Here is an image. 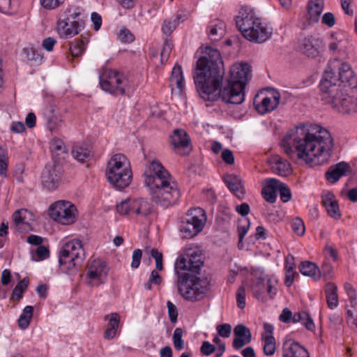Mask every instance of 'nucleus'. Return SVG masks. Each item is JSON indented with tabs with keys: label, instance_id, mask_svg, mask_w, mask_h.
<instances>
[{
	"label": "nucleus",
	"instance_id": "nucleus-18",
	"mask_svg": "<svg viewBox=\"0 0 357 357\" xmlns=\"http://www.w3.org/2000/svg\"><path fill=\"white\" fill-rule=\"evenodd\" d=\"M322 47V40L315 36L305 37L301 42V51L308 57L319 56Z\"/></svg>",
	"mask_w": 357,
	"mask_h": 357
},
{
	"label": "nucleus",
	"instance_id": "nucleus-11",
	"mask_svg": "<svg viewBox=\"0 0 357 357\" xmlns=\"http://www.w3.org/2000/svg\"><path fill=\"white\" fill-rule=\"evenodd\" d=\"M49 215L61 225H69L77 220V210L71 202L59 200L50 205Z\"/></svg>",
	"mask_w": 357,
	"mask_h": 357
},
{
	"label": "nucleus",
	"instance_id": "nucleus-1",
	"mask_svg": "<svg viewBox=\"0 0 357 357\" xmlns=\"http://www.w3.org/2000/svg\"><path fill=\"white\" fill-rule=\"evenodd\" d=\"M194 81L200 97L205 101L223 102L238 105L245 98V88L248 82L250 66L246 63H236L230 68L229 77L220 88L225 69L220 52L211 47H202L197 53Z\"/></svg>",
	"mask_w": 357,
	"mask_h": 357
},
{
	"label": "nucleus",
	"instance_id": "nucleus-22",
	"mask_svg": "<svg viewBox=\"0 0 357 357\" xmlns=\"http://www.w3.org/2000/svg\"><path fill=\"white\" fill-rule=\"evenodd\" d=\"M169 86L172 93L181 96L185 89V82L183 75V70L180 66H175L169 77Z\"/></svg>",
	"mask_w": 357,
	"mask_h": 357
},
{
	"label": "nucleus",
	"instance_id": "nucleus-53",
	"mask_svg": "<svg viewBox=\"0 0 357 357\" xmlns=\"http://www.w3.org/2000/svg\"><path fill=\"white\" fill-rule=\"evenodd\" d=\"M173 45L171 41L166 40L164 43L163 47L160 53L161 63H164L166 62L170 55L172 50Z\"/></svg>",
	"mask_w": 357,
	"mask_h": 357
},
{
	"label": "nucleus",
	"instance_id": "nucleus-25",
	"mask_svg": "<svg viewBox=\"0 0 357 357\" xmlns=\"http://www.w3.org/2000/svg\"><path fill=\"white\" fill-rule=\"evenodd\" d=\"M282 357H310L307 351L298 342L287 340L282 346Z\"/></svg>",
	"mask_w": 357,
	"mask_h": 357
},
{
	"label": "nucleus",
	"instance_id": "nucleus-30",
	"mask_svg": "<svg viewBox=\"0 0 357 357\" xmlns=\"http://www.w3.org/2000/svg\"><path fill=\"white\" fill-rule=\"evenodd\" d=\"M280 188V181L275 178H268L264 182L261 194L264 199L269 203L276 201L277 194Z\"/></svg>",
	"mask_w": 357,
	"mask_h": 357
},
{
	"label": "nucleus",
	"instance_id": "nucleus-41",
	"mask_svg": "<svg viewBox=\"0 0 357 357\" xmlns=\"http://www.w3.org/2000/svg\"><path fill=\"white\" fill-rule=\"evenodd\" d=\"M250 222L247 217H242L238 221L237 231L238 234V246L243 242L244 236L250 229Z\"/></svg>",
	"mask_w": 357,
	"mask_h": 357
},
{
	"label": "nucleus",
	"instance_id": "nucleus-28",
	"mask_svg": "<svg viewBox=\"0 0 357 357\" xmlns=\"http://www.w3.org/2000/svg\"><path fill=\"white\" fill-rule=\"evenodd\" d=\"M321 198L322 204L325 207L328 215L335 220L340 219L341 217V213L335 195L331 192H327L324 194Z\"/></svg>",
	"mask_w": 357,
	"mask_h": 357
},
{
	"label": "nucleus",
	"instance_id": "nucleus-48",
	"mask_svg": "<svg viewBox=\"0 0 357 357\" xmlns=\"http://www.w3.org/2000/svg\"><path fill=\"white\" fill-rule=\"evenodd\" d=\"M8 158L7 152L0 146V175L6 176L8 169Z\"/></svg>",
	"mask_w": 357,
	"mask_h": 357
},
{
	"label": "nucleus",
	"instance_id": "nucleus-59",
	"mask_svg": "<svg viewBox=\"0 0 357 357\" xmlns=\"http://www.w3.org/2000/svg\"><path fill=\"white\" fill-rule=\"evenodd\" d=\"M324 254L325 257L328 261H335L337 260V252L336 250L330 245H326L324 250Z\"/></svg>",
	"mask_w": 357,
	"mask_h": 357
},
{
	"label": "nucleus",
	"instance_id": "nucleus-7",
	"mask_svg": "<svg viewBox=\"0 0 357 357\" xmlns=\"http://www.w3.org/2000/svg\"><path fill=\"white\" fill-rule=\"evenodd\" d=\"M106 176L108 181L119 190L128 187L132 178L128 158L122 153L113 155L107 162Z\"/></svg>",
	"mask_w": 357,
	"mask_h": 357
},
{
	"label": "nucleus",
	"instance_id": "nucleus-62",
	"mask_svg": "<svg viewBox=\"0 0 357 357\" xmlns=\"http://www.w3.org/2000/svg\"><path fill=\"white\" fill-rule=\"evenodd\" d=\"M50 147L52 151H57L64 152L66 149L64 143L59 139H52L50 143Z\"/></svg>",
	"mask_w": 357,
	"mask_h": 357
},
{
	"label": "nucleus",
	"instance_id": "nucleus-20",
	"mask_svg": "<svg viewBox=\"0 0 357 357\" xmlns=\"http://www.w3.org/2000/svg\"><path fill=\"white\" fill-rule=\"evenodd\" d=\"M16 229L21 232H28L31 230L33 220L32 213L26 209H20L15 211L13 215Z\"/></svg>",
	"mask_w": 357,
	"mask_h": 357
},
{
	"label": "nucleus",
	"instance_id": "nucleus-2",
	"mask_svg": "<svg viewBox=\"0 0 357 357\" xmlns=\"http://www.w3.org/2000/svg\"><path fill=\"white\" fill-rule=\"evenodd\" d=\"M333 139L331 132L317 125H303L288 132L281 146L289 158L310 167L326 163L333 153Z\"/></svg>",
	"mask_w": 357,
	"mask_h": 357
},
{
	"label": "nucleus",
	"instance_id": "nucleus-57",
	"mask_svg": "<svg viewBox=\"0 0 357 357\" xmlns=\"http://www.w3.org/2000/svg\"><path fill=\"white\" fill-rule=\"evenodd\" d=\"M151 256L155 260V267L157 271H162L163 268L162 253L158 252L156 249H152L151 250Z\"/></svg>",
	"mask_w": 357,
	"mask_h": 357
},
{
	"label": "nucleus",
	"instance_id": "nucleus-16",
	"mask_svg": "<svg viewBox=\"0 0 357 357\" xmlns=\"http://www.w3.org/2000/svg\"><path fill=\"white\" fill-rule=\"evenodd\" d=\"M56 31L60 38L70 39L79 33L80 25L75 17L71 18L63 13L57 20Z\"/></svg>",
	"mask_w": 357,
	"mask_h": 357
},
{
	"label": "nucleus",
	"instance_id": "nucleus-33",
	"mask_svg": "<svg viewBox=\"0 0 357 357\" xmlns=\"http://www.w3.org/2000/svg\"><path fill=\"white\" fill-rule=\"evenodd\" d=\"M225 23L219 19L212 20L208 26V36L211 40H218L225 34Z\"/></svg>",
	"mask_w": 357,
	"mask_h": 357
},
{
	"label": "nucleus",
	"instance_id": "nucleus-60",
	"mask_svg": "<svg viewBox=\"0 0 357 357\" xmlns=\"http://www.w3.org/2000/svg\"><path fill=\"white\" fill-rule=\"evenodd\" d=\"M142 250L136 249L132 252L131 267L134 269L137 268L139 266L142 259Z\"/></svg>",
	"mask_w": 357,
	"mask_h": 357
},
{
	"label": "nucleus",
	"instance_id": "nucleus-47",
	"mask_svg": "<svg viewBox=\"0 0 357 357\" xmlns=\"http://www.w3.org/2000/svg\"><path fill=\"white\" fill-rule=\"evenodd\" d=\"M66 0H40V6L45 10H55L62 6Z\"/></svg>",
	"mask_w": 357,
	"mask_h": 357
},
{
	"label": "nucleus",
	"instance_id": "nucleus-42",
	"mask_svg": "<svg viewBox=\"0 0 357 357\" xmlns=\"http://www.w3.org/2000/svg\"><path fill=\"white\" fill-rule=\"evenodd\" d=\"M29 284V280L24 278L20 281L14 288L12 293V299L13 301H19L22 297V294L27 288Z\"/></svg>",
	"mask_w": 357,
	"mask_h": 357
},
{
	"label": "nucleus",
	"instance_id": "nucleus-34",
	"mask_svg": "<svg viewBox=\"0 0 357 357\" xmlns=\"http://www.w3.org/2000/svg\"><path fill=\"white\" fill-rule=\"evenodd\" d=\"M171 142L174 149L177 150L180 148L188 147L190 145V139L184 130L177 129L171 135Z\"/></svg>",
	"mask_w": 357,
	"mask_h": 357
},
{
	"label": "nucleus",
	"instance_id": "nucleus-10",
	"mask_svg": "<svg viewBox=\"0 0 357 357\" xmlns=\"http://www.w3.org/2000/svg\"><path fill=\"white\" fill-rule=\"evenodd\" d=\"M206 222V214L199 207L188 210L184 220L179 226L182 238H191L199 234Z\"/></svg>",
	"mask_w": 357,
	"mask_h": 357
},
{
	"label": "nucleus",
	"instance_id": "nucleus-24",
	"mask_svg": "<svg viewBox=\"0 0 357 357\" xmlns=\"http://www.w3.org/2000/svg\"><path fill=\"white\" fill-rule=\"evenodd\" d=\"M324 9V0H309L307 6V21L310 24L319 22Z\"/></svg>",
	"mask_w": 357,
	"mask_h": 357
},
{
	"label": "nucleus",
	"instance_id": "nucleus-40",
	"mask_svg": "<svg viewBox=\"0 0 357 357\" xmlns=\"http://www.w3.org/2000/svg\"><path fill=\"white\" fill-rule=\"evenodd\" d=\"M33 307L31 305H26L22 310V314L18 319V326L22 329H26L30 324L33 317Z\"/></svg>",
	"mask_w": 357,
	"mask_h": 357
},
{
	"label": "nucleus",
	"instance_id": "nucleus-32",
	"mask_svg": "<svg viewBox=\"0 0 357 357\" xmlns=\"http://www.w3.org/2000/svg\"><path fill=\"white\" fill-rule=\"evenodd\" d=\"M105 319L108 321V324L104 334V337L107 340L113 339L116 335L119 326L120 317L119 314L114 312L105 315Z\"/></svg>",
	"mask_w": 357,
	"mask_h": 357
},
{
	"label": "nucleus",
	"instance_id": "nucleus-64",
	"mask_svg": "<svg viewBox=\"0 0 357 357\" xmlns=\"http://www.w3.org/2000/svg\"><path fill=\"white\" fill-rule=\"evenodd\" d=\"M264 332L261 335V338H275L273 335L274 327L271 324L264 323Z\"/></svg>",
	"mask_w": 357,
	"mask_h": 357
},
{
	"label": "nucleus",
	"instance_id": "nucleus-27",
	"mask_svg": "<svg viewBox=\"0 0 357 357\" xmlns=\"http://www.w3.org/2000/svg\"><path fill=\"white\" fill-rule=\"evenodd\" d=\"M333 41L329 45L331 51H338L345 52L351 46V41L349 36L344 32H336L331 35Z\"/></svg>",
	"mask_w": 357,
	"mask_h": 357
},
{
	"label": "nucleus",
	"instance_id": "nucleus-3",
	"mask_svg": "<svg viewBox=\"0 0 357 357\" xmlns=\"http://www.w3.org/2000/svg\"><path fill=\"white\" fill-rule=\"evenodd\" d=\"M352 79L354 71L349 63L337 59L330 61L319 84L325 103L340 113L354 109L357 83L352 84Z\"/></svg>",
	"mask_w": 357,
	"mask_h": 357
},
{
	"label": "nucleus",
	"instance_id": "nucleus-14",
	"mask_svg": "<svg viewBox=\"0 0 357 357\" xmlns=\"http://www.w3.org/2000/svg\"><path fill=\"white\" fill-rule=\"evenodd\" d=\"M116 211L120 215L146 216L151 212V206L142 198H129L116 204Z\"/></svg>",
	"mask_w": 357,
	"mask_h": 357
},
{
	"label": "nucleus",
	"instance_id": "nucleus-44",
	"mask_svg": "<svg viewBox=\"0 0 357 357\" xmlns=\"http://www.w3.org/2000/svg\"><path fill=\"white\" fill-rule=\"evenodd\" d=\"M32 258L36 261H42L49 257L50 252L47 247L39 245L33 250H31Z\"/></svg>",
	"mask_w": 357,
	"mask_h": 357
},
{
	"label": "nucleus",
	"instance_id": "nucleus-6",
	"mask_svg": "<svg viewBox=\"0 0 357 357\" xmlns=\"http://www.w3.org/2000/svg\"><path fill=\"white\" fill-rule=\"evenodd\" d=\"M236 24L243 36L251 42L262 43L272 35V29L264 24L253 9L248 6L240 9Z\"/></svg>",
	"mask_w": 357,
	"mask_h": 357
},
{
	"label": "nucleus",
	"instance_id": "nucleus-51",
	"mask_svg": "<svg viewBox=\"0 0 357 357\" xmlns=\"http://www.w3.org/2000/svg\"><path fill=\"white\" fill-rule=\"evenodd\" d=\"M292 230L298 236H303L305 231V227L303 221L298 218L293 220L291 224Z\"/></svg>",
	"mask_w": 357,
	"mask_h": 357
},
{
	"label": "nucleus",
	"instance_id": "nucleus-5",
	"mask_svg": "<svg viewBox=\"0 0 357 357\" xmlns=\"http://www.w3.org/2000/svg\"><path fill=\"white\" fill-rule=\"evenodd\" d=\"M203 264L199 255L188 254V258L180 257L174 264V272L177 275L176 286L179 294L188 301H196L206 291L202 280L189 272L198 273Z\"/></svg>",
	"mask_w": 357,
	"mask_h": 357
},
{
	"label": "nucleus",
	"instance_id": "nucleus-15",
	"mask_svg": "<svg viewBox=\"0 0 357 357\" xmlns=\"http://www.w3.org/2000/svg\"><path fill=\"white\" fill-rule=\"evenodd\" d=\"M280 95L275 90H261L254 98L256 110L261 114L273 111L279 105Z\"/></svg>",
	"mask_w": 357,
	"mask_h": 357
},
{
	"label": "nucleus",
	"instance_id": "nucleus-12",
	"mask_svg": "<svg viewBox=\"0 0 357 357\" xmlns=\"http://www.w3.org/2000/svg\"><path fill=\"white\" fill-rule=\"evenodd\" d=\"M278 278L274 275H267L264 278H257L250 284L253 296L258 300L266 301L272 299L278 291Z\"/></svg>",
	"mask_w": 357,
	"mask_h": 357
},
{
	"label": "nucleus",
	"instance_id": "nucleus-29",
	"mask_svg": "<svg viewBox=\"0 0 357 357\" xmlns=\"http://www.w3.org/2000/svg\"><path fill=\"white\" fill-rule=\"evenodd\" d=\"M234 339L233 347L239 349L251 341V333L250 330L244 325L238 324L234 330Z\"/></svg>",
	"mask_w": 357,
	"mask_h": 357
},
{
	"label": "nucleus",
	"instance_id": "nucleus-31",
	"mask_svg": "<svg viewBox=\"0 0 357 357\" xmlns=\"http://www.w3.org/2000/svg\"><path fill=\"white\" fill-rule=\"evenodd\" d=\"M43 115L50 130H56L61 126L62 121L61 115L54 105L46 106L43 109Z\"/></svg>",
	"mask_w": 357,
	"mask_h": 357
},
{
	"label": "nucleus",
	"instance_id": "nucleus-54",
	"mask_svg": "<svg viewBox=\"0 0 357 357\" xmlns=\"http://www.w3.org/2000/svg\"><path fill=\"white\" fill-rule=\"evenodd\" d=\"M320 20L321 24L328 28L333 27L335 24L336 22L334 14L331 12L324 13Z\"/></svg>",
	"mask_w": 357,
	"mask_h": 357
},
{
	"label": "nucleus",
	"instance_id": "nucleus-52",
	"mask_svg": "<svg viewBox=\"0 0 357 357\" xmlns=\"http://www.w3.org/2000/svg\"><path fill=\"white\" fill-rule=\"evenodd\" d=\"M278 193L280 194V199L283 202H289L291 198V193L289 188L283 183L280 181V188Z\"/></svg>",
	"mask_w": 357,
	"mask_h": 357
},
{
	"label": "nucleus",
	"instance_id": "nucleus-23",
	"mask_svg": "<svg viewBox=\"0 0 357 357\" xmlns=\"http://www.w3.org/2000/svg\"><path fill=\"white\" fill-rule=\"evenodd\" d=\"M350 166L346 162H340L329 167L325 174L326 180L331 183H335L340 178L350 172Z\"/></svg>",
	"mask_w": 357,
	"mask_h": 357
},
{
	"label": "nucleus",
	"instance_id": "nucleus-38",
	"mask_svg": "<svg viewBox=\"0 0 357 357\" xmlns=\"http://www.w3.org/2000/svg\"><path fill=\"white\" fill-rule=\"evenodd\" d=\"M87 43L88 40L86 38L75 40L72 42L69 48L71 56L73 57L81 56L86 50Z\"/></svg>",
	"mask_w": 357,
	"mask_h": 357
},
{
	"label": "nucleus",
	"instance_id": "nucleus-26",
	"mask_svg": "<svg viewBox=\"0 0 357 357\" xmlns=\"http://www.w3.org/2000/svg\"><path fill=\"white\" fill-rule=\"evenodd\" d=\"M223 180L229 190L238 199H242L244 196V188L242 183L241 178L238 175L226 174Z\"/></svg>",
	"mask_w": 357,
	"mask_h": 357
},
{
	"label": "nucleus",
	"instance_id": "nucleus-8",
	"mask_svg": "<svg viewBox=\"0 0 357 357\" xmlns=\"http://www.w3.org/2000/svg\"><path fill=\"white\" fill-rule=\"evenodd\" d=\"M101 89L113 95H130L137 88L133 80L114 70H105L100 75Z\"/></svg>",
	"mask_w": 357,
	"mask_h": 357
},
{
	"label": "nucleus",
	"instance_id": "nucleus-21",
	"mask_svg": "<svg viewBox=\"0 0 357 357\" xmlns=\"http://www.w3.org/2000/svg\"><path fill=\"white\" fill-rule=\"evenodd\" d=\"M268 163L275 174L282 176H287L291 173L290 163L280 155H271L268 159Z\"/></svg>",
	"mask_w": 357,
	"mask_h": 357
},
{
	"label": "nucleus",
	"instance_id": "nucleus-56",
	"mask_svg": "<svg viewBox=\"0 0 357 357\" xmlns=\"http://www.w3.org/2000/svg\"><path fill=\"white\" fill-rule=\"evenodd\" d=\"M168 315L172 323L176 324L177 321L178 311L176 305L171 301L167 302Z\"/></svg>",
	"mask_w": 357,
	"mask_h": 357
},
{
	"label": "nucleus",
	"instance_id": "nucleus-39",
	"mask_svg": "<svg viewBox=\"0 0 357 357\" xmlns=\"http://www.w3.org/2000/svg\"><path fill=\"white\" fill-rule=\"evenodd\" d=\"M73 156L79 162H84L91 156V149L86 145H76L74 146Z\"/></svg>",
	"mask_w": 357,
	"mask_h": 357
},
{
	"label": "nucleus",
	"instance_id": "nucleus-50",
	"mask_svg": "<svg viewBox=\"0 0 357 357\" xmlns=\"http://www.w3.org/2000/svg\"><path fill=\"white\" fill-rule=\"evenodd\" d=\"M246 294H245V289L243 285L241 286L236 294V303L237 306L243 309L246 305Z\"/></svg>",
	"mask_w": 357,
	"mask_h": 357
},
{
	"label": "nucleus",
	"instance_id": "nucleus-46",
	"mask_svg": "<svg viewBox=\"0 0 357 357\" xmlns=\"http://www.w3.org/2000/svg\"><path fill=\"white\" fill-rule=\"evenodd\" d=\"M183 331L181 328H176L173 333L172 340L174 348L180 351L183 349Z\"/></svg>",
	"mask_w": 357,
	"mask_h": 357
},
{
	"label": "nucleus",
	"instance_id": "nucleus-58",
	"mask_svg": "<svg viewBox=\"0 0 357 357\" xmlns=\"http://www.w3.org/2000/svg\"><path fill=\"white\" fill-rule=\"evenodd\" d=\"M215 350V347L208 341H204L200 347V352L202 355L206 356L212 354Z\"/></svg>",
	"mask_w": 357,
	"mask_h": 357
},
{
	"label": "nucleus",
	"instance_id": "nucleus-61",
	"mask_svg": "<svg viewBox=\"0 0 357 357\" xmlns=\"http://www.w3.org/2000/svg\"><path fill=\"white\" fill-rule=\"evenodd\" d=\"M56 43V39L52 37H47L45 38L42 42V47L46 51L50 52L54 50V47Z\"/></svg>",
	"mask_w": 357,
	"mask_h": 357
},
{
	"label": "nucleus",
	"instance_id": "nucleus-36",
	"mask_svg": "<svg viewBox=\"0 0 357 357\" xmlns=\"http://www.w3.org/2000/svg\"><path fill=\"white\" fill-rule=\"evenodd\" d=\"M300 272L305 276L310 277L314 280H319L321 277V271L316 264L310 261H303L299 266Z\"/></svg>",
	"mask_w": 357,
	"mask_h": 357
},
{
	"label": "nucleus",
	"instance_id": "nucleus-13",
	"mask_svg": "<svg viewBox=\"0 0 357 357\" xmlns=\"http://www.w3.org/2000/svg\"><path fill=\"white\" fill-rule=\"evenodd\" d=\"M109 268L106 262L96 258L88 262L85 281L91 287H97L106 282Z\"/></svg>",
	"mask_w": 357,
	"mask_h": 357
},
{
	"label": "nucleus",
	"instance_id": "nucleus-35",
	"mask_svg": "<svg viewBox=\"0 0 357 357\" xmlns=\"http://www.w3.org/2000/svg\"><path fill=\"white\" fill-rule=\"evenodd\" d=\"M326 303L328 308L333 310L338 306L339 299L337 287L332 282H328L325 287Z\"/></svg>",
	"mask_w": 357,
	"mask_h": 357
},
{
	"label": "nucleus",
	"instance_id": "nucleus-4",
	"mask_svg": "<svg viewBox=\"0 0 357 357\" xmlns=\"http://www.w3.org/2000/svg\"><path fill=\"white\" fill-rule=\"evenodd\" d=\"M144 180L153 200L163 207L176 204L180 197L178 183L169 173L156 160L146 165Z\"/></svg>",
	"mask_w": 357,
	"mask_h": 357
},
{
	"label": "nucleus",
	"instance_id": "nucleus-19",
	"mask_svg": "<svg viewBox=\"0 0 357 357\" xmlns=\"http://www.w3.org/2000/svg\"><path fill=\"white\" fill-rule=\"evenodd\" d=\"M59 182V170L56 167H45L41 177V183L43 186L49 190H54L57 188Z\"/></svg>",
	"mask_w": 357,
	"mask_h": 357
},
{
	"label": "nucleus",
	"instance_id": "nucleus-63",
	"mask_svg": "<svg viewBox=\"0 0 357 357\" xmlns=\"http://www.w3.org/2000/svg\"><path fill=\"white\" fill-rule=\"evenodd\" d=\"M119 38L121 40L125 43H130L133 41L134 36L131 32L127 29H123L120 31Z\"/></svg>",
	"mask_w": 357,
	"mask_h": 357
},
{
	"label": "nucleus",
	"instance_id": "nucleus-9",
	"mask_svg": "<svg viewBox=\"0 0 357 357\" xmlns=\"http://www.w3.org/2000/svg\"><path fill=\"white\" fill-rule=\"evenodd\" d=\"M85 259V251L79 239H71L62 245L59 252V263L60 269L65 273H70L82 264Z\"/></svg>",
	"mask_w": 357,
	"mask_h": 357
},
{
	"label": "nucleus",
	"instance_id": "nucleus-37",
	"mask_svg": "<svg viewBox=\"0 0 357 357\" xmlns=\"http://www.w3.org/2000/svg\"><path fill=\"white\" fill-rule=\"evenodd\" d=\"M295 269L294 258L291 255L287 256L285 259L286 273L284 280V284L287 287L291 286L294 282V277L296 274Z\"/></svg>",
	"mask_w": 357,
	"mask_h": 357
},
{
	"label": "nucleus",
	"instance_id": "nucleus-17",
	"mask_svg": "<svg viewBox=\"0 0 357 357\" xmlns=\"http://www.w3.org/2000/svg\"><path fill=\"white\" fill-rule=\"evenodd\" d=\"M344 290L349 297V303L346 305V320L349 326L357 327L356 292L350 283L344 284Z\"/></svg>",
	"mask_w": 357,
	"mask_h": 357
},
{
	"label": "nucleus",
	"instance_id": "nucleus-45",
	"mask_svg": "<svg viewBox=\"0 0 357 357\" xmlns=\"http://www.w3.org/2000/svg\"><path fill=\"white\" fill-rule=\"evenodd\" d=\"M263 344L264 353L266 356H272L275 351V338L268 337L261 338Z\"/></svg>",
	"mask_w": 357,
	"mask_h": 357
},
{
	"label": "nucleus",
	"instance_id": "nucleus-49",
	"mask_svg": "<svg viewBox=\"0 0 357 357\" xmlns=\"http://www.w3.org/2000/svg\"><path fill=\"white\" fill-rule=\"evenodd\" d=\"M178 25V17L172 20H165L162 26V31L165 35H170Z\"/></svg>",
	"mask_w": 357,
	"mask_h": 357
},
{
	"label": "nucleus",
	"instance_id": "nucleus-43",
	"mask_svg": "<svg viewBox=\"0 0 357 357\" xmlns=\"http://www.w3.org/2000/svg\"><path fill=\"white\" fill-rule=\"evenodd\" d=\"M23 51L25 54L26 58L29 61L41 62L43 59L41 51L38 49L31 47L24 49Z\"/></svg>",
	"mask_w": 357,
	"mask_h": 357
},
{
	"label": "nucleus",
	"instance_id": "nucleus-55",
	"mask_svg": "<svg viewBox=\"0 0 357 357\" xmlns=\"http://www.w3.org/2000/svg\"><path fill=\"white\" fill-rule=\"evenodd\" d=\"M218 335L224 338H227L231 333V326L229 324H219L216 326Z\"/></svg>",
	"mask_w": 357,
	"mask_h": 357
}]
</instances>
